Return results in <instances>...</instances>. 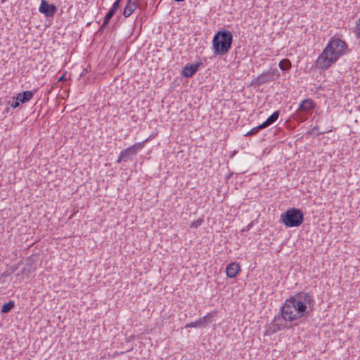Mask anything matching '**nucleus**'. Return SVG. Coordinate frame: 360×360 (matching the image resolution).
<instances>
[{"mask_svg":"<svg viewBox=\"0 0 360 360\" xmlns=\"http://www.w3.org/2000/svg\"><path fill=\"white\" fill-rule=\"evenodd\" d=\"M314 306V299L309 292H300L287 299L281 307L285 321H293L310 314Z\"/></svg>","mask_w":360,"mask_h":360,"instance_id":"1","label":"nucleus"},{"mask_svg":"<svg viewBox=\"0 0 360 360\" xmlns=\"http://www.w3.org/2000/svg\"><path fill=\"white\" fill-rule=\"evenodd\" d=\"M347 45L344 40L333 37L316 60V66L327 70L347 53Z\"/></svg>","mask_w":360,"mask_h":360,"instance_id":"2","label":"nucleus"},{"mask_svg":"<svg viewBox=\"0 0 360 360\" xmlns=\"http://www.w3.org/2000/svg\"><path fill=\"white\" fill-rule=\"evenodd\" d=\"M233 34L227 30H219L213 37L212 47L215 56H224L231 48Z\"/></svg>","mask_w":360,"mask_h":360,"instance_id":"3","label":"nucleus"},{"mask_svg":"<svg viewBox=\"0 0 360 360\" xmlns=\"http://www.w3.org/2000/svg\"><path fill=\"white\" fill-rule=\"evenodd\" d=\"M281 220L286 227H297L304 221V214L298 208H290L281 215Z\"/></svg>","mask_w":360,"mask_h":360,"instance_id":"4","label":"nucleus"},{"mask_svg":"<svg viewBox=\"0 0 360 360\" xmlns=\"http://www.w3.org/2000/svg\"><path fill=\"white\" fill-rule=\"evenodd\" d=\"M141 148L142 144L141 143H137L126 149L122 150L117 160H116V163H120L122 161L127 162L131 156H135L138 150H141Z\"/></svg>","mask_w":360,"mask_h":360,"instance_id":"5","label":"nucleus"},{"mask_svg":"<svg viewBox=\"0 0 360 360\" xmlns=\"http://www.w3.org/2000/svg\"><path fill=\"white\" fill-rule=\"evenodd\" d=\"M314 103L313 100L310 98H307L302 101L298 108V110L300 112L304 113L303 115H298V116L300 117V122H304L306 120H307L308 117L306 115L310 114L311 112V110L314 108Z\"/></svg>","mask_w":360,"mask_h":360,"instance_id":"6","label":"nucleus"},{"mask_svg":"<svg viewBox=\"0 0 360 360\" xmlns=\"http://www.w3.org/2000/svg\"><path fill=\"white\" fill-rule=\"evenodd\" d=\"M287 321H285L281 316H276L269 326L266 333L269 335L276 333V332L283 329L289 328L287 324Z\"/></svg>","mask_w":360,"mask_h":360,"instance_id":"7","label":"nucleus"},{"mask_svg":"<svg viewBox=\"0 0 360 360\" xmlns=\"http://www.w3.org/2000/svg\"><path fill=\"white\" fill-rule=\"evenodd\" d=\"M39 11L46 18L53 17L57 11V7L53 4H49L47 0H41Z\"/></svg>","mask_w":360,"mask_h":360,"instance_id":"8","label":"nucleus"},{"mask_svg":"<svg viewBox=\"0 0 360 360\" xmlns=\"http://www.w3.org/2000/svg\"><path fill=\"white\" fill-rule=\"evenodd\" d=\"M33 263L34 262L31 258H28L26 260L24 267L22 269L21 271L18 273L16 275L20 281L23 280L24 276L28 277L32 272L35 271V267L33 266Z\"/></svg>","mask_w":360,"mask_h":360,"instance_id":"9","label":"nucleus"},{"mask_svg":"<svg viewBox=\"0 0 360 360\" xmlns=\"http://www.w3.org/2000/svg\"><path fill=\"white\" fill-rule=\"evenodd\" d=\"M201 65V62L195 64H188L185 65L182 70V75L186 78H190L193 77L198 71L199 67Z\"/></svg>","mask_w":360,"mask_h":360,"instance_id":"10","label":"nucleus"},{"mask_svg":"<svg viewBox=\"0 0 360 360\" xmlns=\"http://www.w3.org/2000/svg\"><path fill=\"white\" fill-rule=\"evenodd\" d=\"M240 271V264L236 262L229 264L226 269L227 276L231 278L236 277Z\"/></svg>","mask_w":360,"mask_h":360,"instance_id":"11","label":"nucleus"},{"mask_svg":"<svg viewBox=\"0 0 360 360\" xmlns=\"http://www.w3.org/2000/svg\"><path fill=\"white\" fill-rule=\"evenodd\" d=\"M37 91V89H33L32 91H25L22 93H19L17 95V100H19L22 104L25 103L33 98Z\"/></svg>","mask_w":360,"mask_h":360,"instance_id":"12","label":"nucleus"},{"mask_svg":"<svg viewBox=\"0 0 360 360\" xmlns=\"http://www.w3.org/2000/svg\"><path fill=\"white\" fill-rule=\"evenodd\" d=\"M139 0H128L126 6L123 11V15L125 18L129 17L137 7V1Z\"/></svg>","mask_w":360,"mask_h":360,"instance_id":"13","label":"nucleus"},{"mask_svg":"<svg viewBox=\"0 0 360 360\" xmlns=\"http://www.w3.org/2000/svg\"><path fill=\"white\" fill-rule=\"evenodd\" d=\"M279 115V110L274 112L264 122L260 124L259 128H266L274 124L278 119Z\"/></svg>","mask_w":360,"mask_h":360,"instance_id":"14","label":"nucleus"},{"mask_svg":"<svg viewBox=\"0 0 360 360\" xmlns=\"http://www.w3.org/2000/svg\"><path fill=\"white\" fill-rule=\"evenodd\" d=\"M270 81H273L272 78L270 77L266 72H264L256 78V83L259 85Z\"/></svg>","mask_w":360,"mask_h":360,"instance_id":"15","label":"nucleus"},{"mask_svg":"<svg viewBox=\"0 0 360 360\" xmlns=\"http://www.w3.org/2000/svg\"><path fill=\"white\" fill-rule=\"evenodd\" d=\"M279 68L283 71H288L291 68V62L289 59L281 60L278 64Z\"/></svg>","mask_w":360,"mask_h":360,"instance_id":"16","label":"nucleus"},{"mask_svg":"<svg viewBox=\"0 0 360 360\" xmlns=\"http://www.w3.org/2000/svg\"><path fill=\"white\" fill-rule=\"evenodd\" d=\"M15 307V303L13 301H9L7 303H5L1 308V312L3 314H7Z\"/></svg>","mask_w":360,"mask_h":360,"instance_id":"17","label":"nucleus"},{"mask_svg":"<svg viewBox=\"0 0 360 360\" xmlns=\"http://www.w3.org/2000/svg\"><path fill=\"white\" fill-rule=\"evenodd\" d=\"M212 317L213 316L211 314L208 313L202 318L200 319V320L202 321V328H205L209 323L212 322Z\"/></svg>","mask_w":360,"mask_h":360,"instance_id":"18","label":"nucleus"},{"mask_svg":"<svg viewBox=\"0 0 360 360\" xmlns=\"http://www.w3.org/2000/svg\"><path fill=\"white\" fill-rule=\"evenodd\" d=\"M116 12L117 11H114V9L110 8L104 18V25H108L110 19L116 13Z\"/></svg>","mask_w":360,"mask_h":360,"instance_id":"19","label":"nucleus"},{"mask_svg":"<svg viewBox=\"0 0 360 360\" xmlns=\"http://www.w3.org/2000/svg\"><path fill=\"white\" fill-rule=\"evenodd\" d=\"M266 72L272 78V80L279 77L278 70L276 68H270Z\"/></svg>","mask_w":360,"mask_h":360,"instance_id":"20","label":"nucleus"},{"mask_svg":"<svg viewBox=\"0 0 360 360\" xmlns=\"http://www.w3.org/2000/svg\"><path fill=\"white\" fill-rule=\"evenodd\" d=\"M202 328V321L200 320V319L195 321H193V322H191L190 323H187L186 326H185V328Z\"/></svg>","mask_w":360,"mask_h":360,"instance_id":"21","label":"nucleus"},{"mask_svg":"<svg viewBox=\"0 0 360 360\" xmlns=\"http://www.w3.org/2000/svg\"><path fill=\"white\" fill-rule=\"evenodd\" d=\"M20 101L19 100H17V96L15 97L12 98V101H9L10 105L13 108H16L20 105Z\"/></svg>","mask_w":360,"mask_h":360,"instance_id":"22","label":"nucleus"},{"mask_svg":"<svg viewBox=\"0 0 360 360\" xmlns=\"http://www.w3.org/2000/svg\"><path fill=\"white\" fill-rule=\"evenodd\" d=\"M260 127V124L257 126L256 127L252 128L251 130H250L248 132H247L245 136H252L256 134L259 130L263 129L264 128H259Z\"/></svg>","mask_w":360,"mask_h":360,"instance_id":"23","label":"nucleus"},{"mask_svg":"<svg viewBox=\"0 0 360 360\" xmlns=\"http://www.w3.org/2000/svg\"><path fill=\"white\" fill-rule=\"evenodd\" d=\"M202 221H203V219H197V220L194 221L191 224V226H190V227H191V228H195V229H196V228L199 227V226L202 224Z\"/></svg>","mask_w":360,"mask_h":360,"instance_id":"24","label":"nucleus"},{"mask_svg":"<svg viewBox=\"0 0 360 360\" xmlns=\"http://www.w3.org/2000/svg\"><path fill=\"white\" fill-rule=\"evenodd\" d=\"M121 1L122 0H116L110 8L114 9V11H117L120 7Z\"/></svg>","mask_w":360,"mask_h":360,"instance_id":"25","label":"nucleus"},{"mask_svg":"<svg viewBox=\"0 0 360 360\" xmlns=\"http://www.w3.org/2000/svg\"><path fill=\"white\" fill-rule=\"evenodd\" d=\"M355 33L358 37H360V18L359 19L358 22L356 23V26L355 27Z\"/></svg>","mask_w":360,"mask_h":360,"instance_id":"26","label":"nucleus"},{"mask_svg":"<svg viewBox=\"0 0 360 360\" xmlns=\"http://www.w3.org/2000/svg\"><path fill=\"white\" fill-rule=\"evenodd\" d=\"M108 25H104V21L103 22V24L101 25V26L100 27V28L98 29V32H97V34H101L103 31V30L105 29V27L107 26Z\"/></svg>","mask_w":360,"mask_h":360,"instance_id":"27","label":"nucleus"},{"mask_svg":"<svg viewBox=\"0 0 360 360\" xmlns=\"http://www.w3.org/2000/svg\"><path fill=\"white\" fill-rule=\"evenodd\" d=\"M8 275H9V274H8V273H7L6 271H5V272H4V273L1 275V277H6V276H8Z\"/></svg>","mask_w":360,"mask_h":360,"instance_id":"28","label":"nucleus"},{"mask_svg":"<svg viewBox=\"0 0 360 360\" xmlns=\"http://www.w3.org/2000/svg\"><path fill=\"white\" fill-rule=\"evenodd\" d=\"M252 226V223H250L248 226H247V229H250L251 228V226Z\"/></svg>","mask_w":360,"mask_h":360,"instance_id":"29","label":"nucleus"},{"mask_svg":"<svg viewBox=\"0 0 360 360\" xmlns=\"http://www.w3.org/2000/svg\"><path fill=\"white\" fill-rule=\"evenodd\" d=\"M63 77H64V76H62V77L59 79V81H60V80L63 79Z\"/></svg>","mask_w":360,"mask_h":360,"instance_id":"30","label":"nucleus"},{"mask_svg":"<svg viewBox=\"0 0 360 360\" xmlns=\"http://www.w3.org/2000/svg\"><path fill=\"white\" fill-rule=\"evenodd\" d=\"M314 129V130H317V129H318V127H314V129Z\"/></svg>","mask_w":360,"mask_h":360,"instance_id":"31","label":"nucleus"},{"mask_svg":"<svg viewBox=\"0 0 360 360\" xmlns=\"http://www.w3.org/2000/svg\"><path fill=\"white\" fill-rule=\"evenodd\" d=\"M2 283L1 281V276H0V283Z\"/></svg>","mask_w":360,"mask_h":360,"instance_id":"32","label":"nucleus"}]
</instances>
